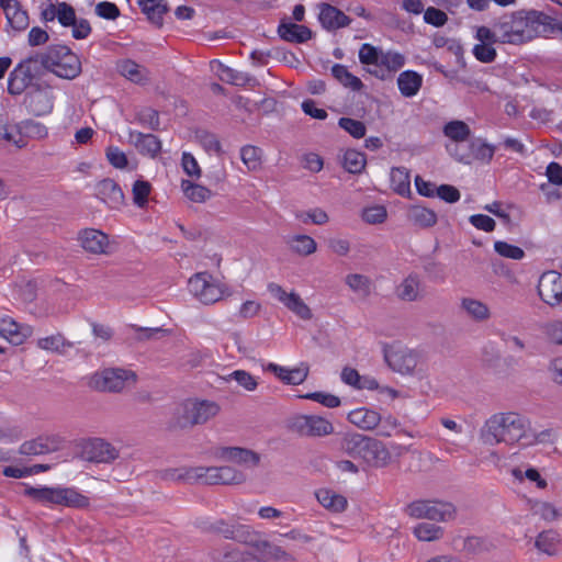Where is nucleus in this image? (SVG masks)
<instances>
[{
	"instance_id": "f257e3e1",
	"label": "nucleus",
	"mask_w": 562,
	"mask_h": 562,
	"mask_svg": "<svg viewBox=\"0 0 562 562\" xmlns=\"http://www.w3.org/2000/svg\"><path fill=\"white\" fill-rule=\"evenodd\" d=\"M550 26L551 18L542 12H518L503 15L496 22V35L499 43L518 45L546 35Z\"/></svg>"
},
{
	"instance_id": "f03ea898",
	"label": "nucleus",
	"mask_w": 562,
	"mask_h": 562,
	"mask_svg": "<svg viewBox=\"0 0 562 562\" xmlns=\"http://www.w3.org/2000/svg\"><path fill=\"white\" fill-rule=\"evenodd\" d=\"M529 426V418L518 413H497L492 415L481 428V439L490 446L504 442L509 446L520 443L524 447Z\"/></svg>"
},
{
	"instance_id": "7ed1b4c3",
	"label": "nucleus",
	"mask_w": 562,
	"mask_h": 562,
	"mask_svg": "<svg viewBox=\"0 0 562 562\" xmlns=\"http://www.w3.org/2000/svg\"><path fill=\"white\" fill-rule=\"evenodd\" d=\"M42 72H53L59 78L72 80L81 74L79 57L66 45H50L44 52L34 54Z\"/></svg>"
},
{
	"instance_id": "20e7f679",
	"label": "nucleus",
	"mask_w": 562,
	"mask_h": 562,
	"mask_svg": "<svg viewBox=\"0 0 562 562\" xmlns=\"http://www.w3.org/2000/svg\"><path fill=\"white\" fill-rule=\"evenodd\" d=\"M221 411L214 401L188 398L177 406L170 422L172 429H187L203 425Z\"/></svg>"
},
{
	"instance_id": "39448f33",
	"label": "nucleus",
	"mask_w": 562,
	"mask_h": 562,
	"mask_svg": "<svg viewBox=\"0 0 562 562\" xmlns=\"http://www.w3.org/2000/svg\"><path fill=\"white\" fill-rule=\"evenodd\" d=\"M25 485L24 496L42 505H60L70 508L82 509L89 506V498L74 487H34Z\"/></svg>"
},
{
	"instance_id": "423d86ee",
	"label": "nucleus",
	"mask_w": 562,
	"mask_h": 562,
	"mask_svg": "<svg viewBox=\"0 0 562 562\" xmlns=\"http://www.w3.org/2000/svg\"><path fill=\"white\" fill-rule=\"evenodd\" d=\"M130 381L135 383V372L121 368H108L91 375L88 384L98 392L119 393Z\"/></svg>"
},
{
	"instance_id": "0eeeda50",
	"label": "nucleus",
	"mask_w": 562,
	"mask_h": 562,
	"mask_svg": "<svg viewBox=\"0 0 562 562\" xmlns=\"http://www.w3.org/2000/svg\"><path fill=\"white\" fill-rule=\"evenodd\" d=\"M456 507L451 503L439 501H415L407 505L406 513L414 518L434 521H449L456 517Z\"/></svg>"
},
{
	"instance_id": "6e6552de",
	"label": "nucleus",
	"mask_w": 562,
	"mask_h": 562,
	"mask_svg": "<svg viewBox=\"0 0 562 562\" xmlns=\"http://www.w3.org/2000/svg\"><path fill=\"white\" fill-rule=\"evenodd\" d=\"M42 75L41 67L35 56H29L16 65L10 72L8 79V91L11 94H21L26 89H31L34 85L33 79Z\"/></svg>"
},
{
	"instance_id": "1a4fd4ad",
	"label": "nucleus",
	"mask_w": 562,
	"mask_h": 562,
	"mask_svg": "<svg viewBox=\"0 0 562 562\" xmlns=\"http://www.w3.org/2000/svg\"><path fill=\"white\" fill-rule=\"evenodd\" d=\"M189 291L203 304H213L222 299L224 290L207 272H199L188 282Z\"/></svg>"
},
{
	"instance_id": "9d476101",
	"label": "nucleus",
	"mask_w": 562,
	"mask_h": 562,
	"mask_svg": "<svg viewBox=\"0 0 562 562\" xmlns=\"http://www.w3.org/2000/svg\"><path fill=\"white\" fill-rule=\"evenodd\" d=\"M195 477L206 484H241L246 475L233 467H196Z\"/></svg>"
},
{
	"instance_id": "9b49d317",
	"label": "nucleus",
	"mask_w": 562,
	"mask_h": 562,
	"mask_svg": "<svg viewBox=\"0 0 562 562\" xmlns=\"http://www.w3.org/2000/svg\"><path fill=\"white\" fill-rule=\"evenodd\" d=\"M119 456V450L101 438H91L81 445L80 457L88 462L111 463Z\"/></svg>"
},
{
	"instance_id": "f8f14e48",
	"label": "nucleus",
	"mask_w": 562,
	"mask_h": 562,
	"mask_svg": "<svg viewBox=\"0 0 562 562\" xmlns=\"http://www.w3.org/2000/svg\"><path fill=\"white\" fill-rule=\"evenodd\" d=\"M23 104L35 116L46 115L54 108V94L49 87L34 85L24 95Z\"/></svg>"
},
{
	"instance_id": "ddd939ff",
	"label": "nucleus",
	"mask_w": 562,
	"mask_h": 562,
	"mask_svg": "<svg viewBox=\"0 0 562 562\" xmlns=\"http://www.w3.org/2000/svg\"><path fill=\"white\" fill-rule=\"evenodd\" d=\"M538 294L540 299L550 306L562 303V274L550 270L541 274L538 282Z\"/></svg>"
},
{
	"instance_id": "4468645a",
	"label": "nucleus",
	"mask_w": 562,
	"mask_h": 562,
	"mask_svg": "<svg viewBox=\"0 0 562 562\" xmlns=\"http://www.w3.org/2000/svg\"><path fill=\"white\" fill-rule=\"evenodd\" d=\"M268 291L273 297L283 303L302 319H310L312 317L310 307L303 302L299 294L294 292L288 293L281 285L273 282L268 284Z\"/></svg>"
},
{
	"instance_id": "2eb2a0df",
	"label": "nucleus",
	"mask_w": 562,
	"mask_h": 562,
	"mask_svg": "<svg viewBox=\"0 0 562 562\" xmlns=\"http://www.w3.org/2000/svg\"><path fill=\"white\" fill-rule=\"evenodd\" d=\"M210 557L214 562H268L256 553L233 544L213 549Z\"/></svg>"
},
{
	"instance_id": "dca6fc26",
	"label": "nucleus",
	"mask_w": 562,
	"mask_h": 562,
	"mask_svg": "<svg viewBox=\"0 0 562 562\" xmlns=\"http://www.w3.org/2000/svg\"><path fill=\"white\" fill-rule=\"evenodd\" d=\"M394 294L406 303L422 301L425 297V284L417 273H411L395 286Z\"/></svg>"
},
{
	"instance_id": "f3484780",
	"label": "nucleus",
	"mask_w": 562,
	"mask_h": 562,
	"mask_svg": "<svg viewBox=\"0 0 562 562\" xmlns=\"http://www.w3.org/2000/svg\"><path fill=\"white\" fill-rule=\"evenodd\" d=\"M294 426L306 436L323 437L333 434V424L324 417L316 415H302L296 417Z\"/></svg>"
},
{
	"instance_id": "a211bd4d",
	"label": "nucleus",
	"mask_w": 562,
	"mask_h": 562,
	"mask_svg": "<svg viewBox=\"0 0 562 562\" xmlns=\"http://www.w3.org/2000/svg\"><path fill=\"white\" fill-rule=\"evenodd\" d=\"M33 333L30 325L19 324L12 317L0 314V335L10 344L19 346Z\"/></svg>"
},
{
	"instance_id": "6ab92c4d",
	"label": "nucleus",
	"mask_w": 562,
	"mask_h": 562,
	"mask_svg": "<svg viewBox=\"0 0 562 562\" xmlns=\"http://www.w3.org/2000/svg\"><path fill=\"white\" fill-rule=\"evenodd\" d=\"M95 195L111 209H119L124 203V193L112 179H103L95 186Z\"/></svg>"
},
{
	"instance_id": "aec40b11",
	"label": "nucleus",
	"mask_w": 562,
	"mask_h": 562,
	"mask_svg": "<svg viewBox=\"0 0 562 562\" xmlns=\"http://www.w3.org/2000/svg\"><path fill=\"white\" fill-rule=\"evenodd\" d=\"M130 143L142 154L149 157H156L161 150V143L153 134H144L137 131H131Z\"/></svg>"
},
{
	"instance_id": "412c9836",
	"label": "nucleus",
	"mask_w": 562,
	"mask_h": 562,
	"mask_svg": "<svg viewBox=\"0 0 562 562\" xmlns=\"http://www.w3.org/2000/svg\"><path fill=\"white\" fill-rule=\"evenodd\" d=\"M79 240L85 250L92 254H103L108 247V236L100 231L88 228L80 233Z\"/></svg>"
},
{
	"instance_id": "4be33fe9",
	"label": "nucleus",
	"mask_w": 562,
	"mask_h": 562,
	"mask_svg": "<svg viewBox=\"0 0 562 562\" xmlns=\"http://www.w3.org/2000/svg\"><path fill=\"white\" fill-rule=\"evenodd\" d=\"M319 22L327 30H337L349 25L350 19L337 8L323 4L319 12Z\"/></svg>"
},
{
	"instance_id": "5701e85b",
	"label": "nucleus",
	"mask_w": 562,
	"mask_h": 562,
	"mask_svg": "<svg viewBox=\"0 0 562 562\" xmlns=\"http://www.w3.org/2000/svg\"><path fill=\"white\" fill-rule=\"evenodd\" d=\"M370 437L358 434L348 432L341 439V450L352 458H363L366 447L368 446Z\"/></svg>"
},
{
	"instance_id": "b1692460",
	"label": "nucleus",
	"mask_w": 562,
	"mask_h": 562,
	"mask_svg": "<svg viewBox=\"0 0 562 562\" xmlns=\"http://www.w3.org/2000/svg\"><path fill=\"white\" fill-rule=\"evenodd\" d=\"M366 447L363 461L369 467L383 468L386 464V447L382 440L370 437Z\"/></svg>"
},
{
	"instance_id": "393cba45",
	"label": "nucleus",
	"mask_w": 562,
	"mask_h": 562,
	"mask_svg": "<svg viewBox=\"0 0 562 562\" xmlns=\"http://www.w3.org/2000/svg\"><path fill=\"white\" fill-rule=\"evenodd\" d=\"M318 503L331 513H341L347 508V498L329 488H319L315 492Z\"/></svg>"
},
{
	"instance_id": "a878e982",
	"label": "nucleus",
	"mask_w": 562,
	"mask_h": 562,
	"mask_svg": "<svg viewBox=\"0 0 562 562\" xmlns=\"http://www.w3.org/2000/svg\"><path fill=\"white\" fill-rule=\"evenodd\" d=\"M423 85V77L416 71L405 70L397 77V87L401 94L412 98L417 94Z\"/></svg>"
},
{
	"instance_id": "bb28decb",
	"label": "nucleus",
	"mask_w": 562,
	"mask_h": 562,
	"mask_svg": "<svg viewBox=\"0 0 562 562\" xmlns=\"http://www.w3.org/2000/svg\"><path fill=\"white\" fill-rule=\"evenodd\" d=\"M280 37L292 43H304L312 37V31L296 23H281L278 27Z\"/></svg>"
},
{
	"instance_id": "cd10ccee",
	"label": "nucleus",
	"mask_w": 562,
	"mask_h": 562,
	"mask_svg": "<svg viewBox=\"0 0 562 562\" xmlns=\"http://www.w3.org/2000/svg\"><path fill=\"white\" fill-rule=\"evenodd\" d=\"M418 363V353H389V368L401 374H412Z\"/></svg>"
},
{
	"instance_id": "c85d7f7f",
	"label": "nucleus",
	"mask_w": 562,
	"mask_h": 562,
	"mask_svg": "<svg viewBox=\"0 0 562 562\" xmlns=\"http://www.w3.org/2000/svg\"><path fill=\"white\" fill-rule=\"evenodd\" d=\"M348 420L362 429H373L381 420L379 413L366 407L357 408L348 414Z\"/></svg>"
},
{
	"instance_id": "c756f323",
	"label": "nucleus",
	"mask_w": 562,
	"mask_h": 562,
	"mask_svg": "<svg viewBox=\"0 0 562 562\" xmlns=\"http://www.w3.org/2000/svg\"><path fill=\"white\" fill-rule=\"evenodd\" d=\"M117 70L123 77L134 83H145L148 79L146 68L131 59L120 61L117 64Z\"/></svg>"
},
{
	"instance_id": "7c9ffc66",
	"label": "nucleus",
	"mask_w": 562,
	"mask_h": 562,
	"mask_svg": "<svg viewBox=\"0 0 562 562\" xmlns=\"http://www.w3.org/2000/svg\"><path fill=\"white\" fill-rule=\"evenodd\" d=\"M232 540L250 546L257 550H260V547L268 546V540L260 539L257 532L250 530L248 526L241 524H236L234 537Z\"/></svg>"
},
{
	"instance_id": "2f4dec72",
	"label": "nucleus",
	"mask_w": 562,
	"mask_h": 562,
	"mask_svg": "<svg viewBox=\"0 0 562 562\" xmlns=\"http://www.w3.org/2000/svg\"><path fill=\"white\" fill-rule=\"evenodd\" d=\"M138 4L147 18L156 25L162 24V15L168 11L165 0H139Z\"/></svg>"
},
{
	"instance_id": "473e14b6",
	"label": "nucleus",
	"mask_w": 562,
	"mask_h": 562,
	"mask_svg": "<svg viewBox=\"0 0 562 562\" xmlns=\"http://www.w3.org/2000/svg\"><path fill=\"white\" fill-rule=\"evenodd\" d=\"M130 329L133 331L132 338L137 341H159L170 335V330L161 327L130 325Z\"/></svg>"
},
{
	"instance_id": "72a5a7b5",
	"label": "nucleus",
	"mask_w": 562,
	"mask_h": 562,
	"mask_svg": "<svg viewBox=\"0 0 562 562\" xmlns=\"http://www.w3.org/2000/svg\"><path fill=\"white\" fill-rule=\"evenodd\" d=\"M561 542L560 535L552 529L540 532L535 541V547L548 554L554 555L558 552V547Z\"/></svg>"
},
{
	"instance_id": "f704fd0d",
	"label": "nucleus",
	"mask_w": 562,
	"mask_h": 562,
	"mask_svg": "<svg viewBox=\"0 0 562 562\" xmlns=\"http://www.w3.org/2000/svg\"><path fill=\"white\" fill-rule=\"evenodd\" d=\"M408 218L414 225L426 228L437 223V214L427 207L415 205L408 210Z\"/></svg>"
},
{
	"instance_id": "c9c22d12",
	"label": "nucleus",
	"mask_w": 562,
	"mask_h": 562,
	"mask_svg": "<svg viewBox=\"0 0 562 562\" xmlns=\"http://www.w3.org/2000/svg\"><path fill=\"white\" fill-rule=\"evenodd\" d=\"M236 524L225 519H216L214 521H203L200 528L204 532L215 533L224 537L225 539L232 540L235 532Z\"/></svg>"
},
{
	"instance_id": "e433bc0d",
	"label": "nucleus",
	"mask_w": 562,
	"mask_h": 562,
	"mask_svg": "<svg viewBox=\"0 0 562 562\" xmlns=\"http://www.w3.org/2000/svg\"><path fill=\"white\" fill-rule=\"evenodd\" d=\"M391 183L393 190L400 195L406 196L412 193L409 171L406 168H393Z\"/></svg>"
},
{
	"instance_id": "4c0bfd02",
	"label": "nucleus",
	"mask_w": 562,
	"mask_h": 562,
	"mask_svg": "<svg viewBox=\"0 0 562 562\" xmlns=\"http://www.w3.org/2000/svg\"><path fill=\"white\" fill-rule=\"evenodd\" d=\"M5 18L14 31L20 32L29 26V15L21 9L18 0L5 11Z\"/></svg>"
},
{
	"instance_id": "58836bf2",
	"label": "nucleus",
	"mask_w": 562,
	"mask_h": 562,
	"mask_svg": "<svg viewBox=\"0 0 562 562\" xmlns=\"http://www.w3.org/2000/svg\"><path fill=\"white\" fill-rule=\"evenodd\" d=\"M443 532L442 527L430 522H419L413 529V533L418 540L427 542L441 539Z\"/></svg>"
},
{
	"instance_id": "ea45409f",
	"label": "nucleus",
	"mask_w": 562,
	"mask_h": 562,
	"mask_svg": "<svg viewBox=\"0 0 562 562\" xmlns=\"http://www.w3.org/2000/svg\"><path fill=\"white\" fill-rule=\"evenodd\" d=\"M217 76L222 81L235 86H245L250 81L248 74L233 69L217 61Z\"/></svg>"
},
{
	"instance_id": "a19ab883",
	"label": "nucleus",
	"mask_w": 562,
	"mask_h": 562,
	"mask_svg": "<svg viewBox=\"0 0 562 562\" xmlns=\"http://www.w3.org/2000/svg\"><path fill=\"white\" fill-rule=\"evenodd\" d=\"M331 75L336 80L353 91L360 90L362 87L361 80L348 71L347 67L336 64L331 67Z\"/></svg>"
},
{
	"instance_id": "79ce46f5",
	"label": "nucleus",
	"mask_w": 562,
	"mask_h": 562,
	"mask_svg": "<svg viewBox=\"0 0 562 562\" xmlns=\"http://www.w3.org/2000/svg\"><path fill=\"white\" fill-rule=\"evenodd\" d=\"M37 348L46 351H59L61 348H74V344L67 340L60 333L40 338Z\"/></svg>"
},
{
	"instance_id": "37998d69",
	"label": "nucleus",
	"mask_w": 562,
	"mask_h": 562,
	"mask_svg": "<svg viewBox=\"0 0 562 562\" xmlns=\"http://www.w3.org/2000/svg\"><path fill=\"white\" fill-rule=\"evenodd\" d=\"M443 134L451 140L460 143L469 138L471 131L463 121H451L445 125Z\"/></svg>"
},
{
	"instance_id": "c03bdc74",
	"label": "nucleus",
	"mask_w": 562,
	"mask_h": 562,
	"mask_svg": "<svg viewBox=\"0 0 562 562\" xmlns=\"http://www.w3.org/2000/svg\"><path fill=\"white\" fill-rule=\"evenodd\" d=\"M461 306L475 321L482 322L490 318L488 306L479 300L463 299L461 302Z\"/></svg>"
},
{
	"instance_id": "a18cd8bd",
	"label": "nucleus",
	"mask_w": 562,
	"mask_h": 562,
	"mask_svg": "<svg viewBox=\"0 0 562 562\" xmlns=\"http://www.w3.org/2000/svg\"><path fill=\"white\" fill-rule=\"evenodd\" d=\"M291 249L301 255L308 256L316 251V241L307 235H295L289 240Z\"/></svg>"
},
{
	"instance_id": "49530a36",
	"label": "nucleus",
	"mask_w": 562,
	"mask_h": 562,
	"mask_svg": "<svg viewBox=\"0 0 562 562\" xmlns=\"http://www.w3.org/2000/svg\"><path fill=\"white\" fill-rule=\"evenodd\" d=\"M342 166L350 173H359L366 166V157L358 150L348 149L344 154Z\"/></svg>"
},
{
	"instance_id": "de8ad7c7",
	"label": "nucleus",
	"mask_w": 562,
	"mask_h": 562,
	"mask_svg": "<svg viewBox=\"0 0 562 562\" xmlns=\"http://www.w3.org/2000/svg\"><path fill=\"white\" fill-rule=\"evenodd\" d=\"M181 188L186 196L192 202L202 203L211 196V191L207 188L192 183L189 180H182Z\"/></svg>"
},
{
	"instance_id": "09e8293b",
	"label": "nucleus",
	"mask_w": 562,
	"mask_h": 562,
	"mask_svg": "<svg viewBox=\"0 0 562 562\" xmlns=\"http://www.w3.org/2000/svg\"><path fill=\"white\" fill-rule=\"evenodd\" d=\"M160 477L165 481H199L195 477V468L166 469L160 472Z\"/></svg>"
},
{
	"instance_id": "8fccbe9b",
	"label": "nucleus",
	"mask_w": 562,
	"mask_h": 562,
	"mask_svg": "<svg viewBox=\"0 0 562 562\" xmlns=\"http://www.w3.org/2000/svg\"><path fill=\"white\" fill-rule=\"evenodd\" d=\"M23 138H43L47 135V128L45 125L26 120L18 124Z\"/></svg>"
},
{
	"instance_id": "3c124183",
	"label": "nucleus",
	"mask_w": 562,
	"mask_h": 562,
	"mask_svg": "<svg viewBox=\"0 0 562 562\" xmlns=\"http://www.w3.org/2000/svg\"><path fill=\"white\" fill-rule=\"evenodd\" d=\"M359 59L363 65L369 66L376 61L386 63V55L381 49L366 43L359 50Z\"/></svg>"
},
{
	"instance_id": "603ef678",
	"label": "nucleus",
	"mask_w": 562,
	"mask_h": 562,
	"mask_svg": "<svg viewBox=\"0 0 562 562\" xmlns=\"http://www.w3.org/2000/svg\"><path fill=\"white\" fill-rule=\"evenodd\" d=\"M555 434L552 429H544L540 432L532 430L531 425L528 428L526 441L524 447H531L537 443H552L554 441Z\"/></svg>"
},
{
	"instance_id": "864d4df0",
	"label": "nucleus",
	"mask_w": 562,
	"mask_h": 562,
	"mask_svg": "<svg viewBox=\"0 0 562 562\" xmlns=\"http://www.w3.org/2000/svg\"><path fill=\"white\" fill-rule=\"evenodd\" d=\"M135 120L140 125L148 127L153 131L158 130L160 125L159 114L156 110L151 108H143L139 111H137Z\"/></svg>"
},
{
	"instance_id": "5fc2aeb1",
	"label": "nucleus",
	"mask_w": 562,
	"mask_h": 562,
	"mask_svg": "<svg viewBox=\"0 0 562 562\" xmlns=\"http://www.w3.org/2000/svg\"><path fill=\"white\" fill-rule=\"evenodd\" d=\"M486 356L484 362L496 373H506L513 364V358L509 356L503 357L502 353H486Z\"/></svg>"
},
{
	"instance_id": "6e6d98bb",
	"label": "nucleus",
	"mask_w": 562,
	"mask_h": 562,
	"mask_svg": "<svg viewBox=\"0 0 562 562\" xmlns=\"http://www.w3.org/2000/svg\"><path fill=\"white\" fill-rule=\"evenodd\" d=\"M261 150L251 145H246L240 149V158L248 170H256L260 167Z\"/></svg>"
},
{
	"instance_id": "4d7b16f0",
	"label": "nucleus",
	"mask_w": 562,
	"mask_h": 562,
	"mask_svg": "<svg viewBox=\"0 0 562 562\" xmlns=\"http://www.w3.org/2000/svg\"><path fill=\"white\" fill-rule=\"evenodd\" d=\"M494 250L499 256L513 260H521L525 257V251L520 247L502 240L494 243Z\"/></svg>"
},
{
	"instance_id": "13d9d810",
	"label": "nucleus",
	"mask_w": 562,
	"mask_h": 562,
	"mask_svg": "<svg viewBox=\"0 0 562 562\" xmlns=\"http://www.w3.org/2000/svg\"><path fill=\"white\" fill-rule=\"evenodd\" d=\"M151 186L148 181L136 180L133 184V201L138 207H144L147 203Z\"/></svg>"
},
{
	"instance_id": "bf43d9fd",
	"label": "nucleus",
	"mask_w": 562,
	"mask_h": 562,
	"mask_svg": "<svg viewBox=\"0 0 562 562\" xmlns=\"http://www.w3.org/2000/svg\"><path fill=\"white\" fill-rule=\"evenodd\" d=\"M300 397L317 402L328 408L338 407L341 403L338 396L325 392L306 393L304 395H301Z\"/></svg>"
},
{
	"instance_id": "052dcab7",
	"label": "nucleus",
	"mask_w": 562,
	"mask_h": 562,
	"mask_svg": "<svg viewBox=\"0 0 562 562\" xmlns=\"http://www.w3.org/2000/svg\"><path fill=\"white\" fill-rule=\"evenodd\" d=\"M346 283L350 286V289L361 295H368L370 293V280L362 274H348L346 278Z\"/></svg>"
},
{
	"instance_id": "680f3d73",
	"label": "nucleus",
	"mask_w": 562,
	"mask_h": 562,
	"mask_svg": "<svg viewBox=\"0 0 562 562\" xmlns=\"http://www.w3.org/2000/svg\"><path fill=\"white\" fill-rule=\"evenodd\" d=\"M338 125L355 138H361L366 135V126L361 121L350 117H341Z\"/></svg>"
},
{
	"instance_id": "e2e57ef3",
	"label": "nucleus",
	"mask_w": 562,
	"mask_h": 562,
	"mask_svg": "<svg viewBox=\"0 0 562 562\" xmlns=\"http://www.w3.org/2000/svg\"><path fill=\"white\" fill-rule=\"evenodd\" d=\"M296 218L300 220L304 224L312 222L316 225H323L328 222L327 213L319 207L310 210L307 212H301V213L296 214Z\"/></svg>"
},
{
	"instance_id": "0e129e2a",
	"label": "nucleus",
	"mask_w": 562,
	"mask_h": 562,
	"mask_svg": "<svg viewBox=\"0 0 562 562\" xmlns=\"http://www.w3.org/2000/svg\"><path fill=\"white\" fill-rule=\"evenodd\" d=\"M423 269L432 281L443 282L447 278L446 267L441 262L428 260L424 263Z\"/></svg>"
},
{
	"instance_id": "69168bd1",
	"label": "nucleus",
	"mask_w": 562,
	"mask_h": 562,
	"mask_svg": "<svg viewBox=\"0 0 562 562\" xmlns=\"http://www.w3.org/2000/svg\"><path fill=\"white\" fill-rule=\"evenodd\" d=\"M361 217L368 224H380L386 218V210L380 205L366 207L362 211Z\"/></svg>"
},
{
	"instance_id": "338daca9",
	"label": "nucleus",
	"mask_w": 562,
	"mask_h": 562,
	"mask_svg": "<svg viewBox=\"0 0 562 562\" xmlns=\"http://www.w3.org/2000/svg\"><path fill=\"white\" fill-rule=\"evenodd\" d=\"M310 368L305 362L300 363V366L289 369V376L285 379V384L288 385H300L302 384L308 375Z\"/></svg>"
},
{
	"instance_id": "774afa93",
	"label": "nucleus",
	"mask_w": 562,
	"mask_h": 562,
	"mask_svg": "<svg viewBox=\"0 0 562 562\" xmlns=\"http://www.w3.org/2000/svg\"><path fill=\"white\" fill-rule=\"evenodd\" d=\"M19 452H20V454L29 456V457L48 453L44 448V442L41 437L24 441L20 446Z\"/></svg>"
}]
</instances>
